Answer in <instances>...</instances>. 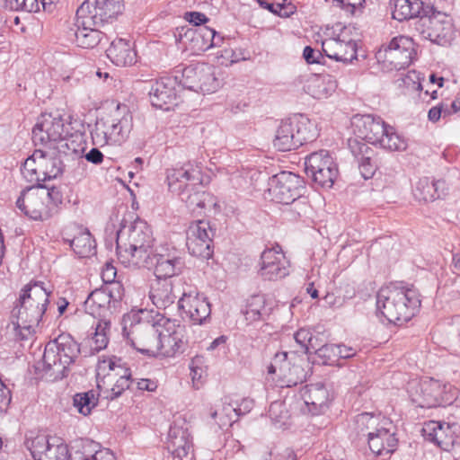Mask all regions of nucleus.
<instances>
[{
	"mask_svg": "<svg viewBox=\"0 0 460 460\" xmlns=\"http://www.w3.org/2000/svg\"><path fill=\"white\" fill-rule=\"evenodd\" d=\"M185 37L191 41L199 42L202 40L203 44L198 48L199 50H206L218 46V41H216V31L208 27L199 30H189L185 33Z\"/></svg>",
	"mask_w": 460,
	"mask_h": 460,
	"instance_id": "49530a36",
	"label": "nucleus"
},
{
	"mask_svg": "<svg viewBox=\"0 0 460 460\" xmlns=\"http://www.w3.org/2000/svg\"><path fill=\"white\" fill-rule=\"evenodd\" d=\"M383 424L380 416L369 412L357 415L353 422V432L358 438H367L368 440Z\"/></svg>",
	"mask_w": 460,
	"mask_h": 460,
	"instance_id": "e433bc0d",
	"label": "nucleus"
},
{
	"mask_svg": "<svg viewBox=\"0 0 460 460\" xmlns=\"http://www.w3.org/2000/svg\"><path fill=\"white\" fill-rule=\"evenodd\" d=\"M82 19L76 17V22L73 28L67 31V38L74 41L78 47L84 49H93L96 47L102 39V32L94 25L81 24Z\"/></svg>",
	"mask_w": 460,
	"mask_h": 460,
	"instance_id": "bb28decb",
	"label": "nucleus"
},
{
	"mask_svg": "<svg viewBox=\"0 0 460 460\" xmlns=\"http://www.w3.org/2000/svg\"><path fill=\"white\" fill-rule=\"evenodd\" d=\"M166 180L169 190L175 194L183 190L195 186H200L202 181L201 171L198 166L190 163L184 164L180 167L168 169L166 172Z\"/></svg>",
	"mask_w": 460,
	"mask_h": 460,
	"instance_id": "412c9836",
	"label": "nucleus"
},
{
	"mask_svg": "<svg viewBox=\"0 0 460 460\" xmlns=\"http://www.w3.org/2000/svg\"><path fill=\"white\" fill-rule=\"evenodd\" d=\"M269 415L276 422L283 421L288 416L284 403L280 401L271 402L269 408Z\"/></svg>",
	"mask_w": 460,
	"mask_h": 460,
	"instance_id": "680f3d73",
	"label": "nucleus"
},
{
	"mask_svg": "<svg viewBox=\"0 0 460 460\" xmlns=\"http://www.w3.org/2000/svg\"><path fill=\"white\" fill-rule=\"evenodd\" d=\"M273 145L278 150L282 152L297 148L290 118L286 120H282L278 127Z\"/></svg>",
	"mask_w": 460,
	"mask_h": 460,
	"instance_id": "58836bf2",
	"label": "nucleus"
},
{
	"mask_svg": "<svg viewBox=\"0 0 460 460\" xmlns=\"http://www.w3.org/2000/svg\"><path fill=\"white\" fill-rule=\"evenodd\" d=\"M47 203L45 186L38 184L23 190L16 201V207L33 220H47L53 215Z\"/></svg>",
	"mask_w": 460,
	"mask_h": 460,
	"instance_id": "4468645a",
	"label": "nucleus"
},
{
	"mask_svg": "<svg viewBox=\"0 0 460 460\" xmlns=\"http://www.w3.org/2000/svg\"><path fill=\"white\" fill-rule=\"evenodd\" d=\"M291 119L297 148L318 137L316 124L303 114H296Z\"/></svg>",
	"mask_w": 460,
	"mask_h": 460,
	"instance_id": "c9c22d12",
	"label": "nucleus"
},
{
	"mask_svg": "<svg viewBox=\"0 0 460 460\" xmlns=\"http://www.w3.org/2000/svg\"><path fill=\"white\" fill-rule=\"evenodd\" d=\"M45 195L47 196V203L50 207L52 214L56 211L58 206L62 203L63 196L57 187L47 188L45 186Z\"/></svg>",
	"mask_w": 460,
	"mask_h": 460,
	"instance_id": "052dcab7",
	"label": "nucleus"
},
{
	"mask_svg": "<svg viewBox=\"0 0 460 460\" xmlns=\"http://www.w3.org/2000/svg\"><path fill=\"white\" fill-rule=\"evenodd\" d=\"M241 408L234 407L231 403L223 404L221 411H214L211 412V417L216 419L219 416L218 426L222 429L226 426H231L236 421L238 417L241 415Z\"/></svg>",
	"mask_w": 460,
	"mask_h": 460,
	"instance_id": "3c124183",
	"label": "nucleus"
},
{
	"mask_svg": "<svg viewBox=\"0 0 460 460\" xmlns=\"http://www.w3.org/2000/svg\"><path fill=\"white\" fill-rule=\"evenodd\" d=\"M149 297L159 309H166L172 305L177 298L172 281L167 279H155L151 284Z\"/></svg>",
	"mask_w": 460,
	"mask_h": 460,
	"instance_id": "7c9ffc66",
	"label": "nucleus"
},
{
	"mask_svg": "<svg viewBox=\"0 0 460 460\" xmlns=\"http://www.w3.org/2000/svg\"><path fill=\"white\" fill-rule=\"evenodd\" d=\"M451 385H443L433 378L412 381L408 393L414 404L420 408H434L450 404L455 397Z\"/></svg>",
	"mask_w": 460,
	"mask_h": 460,
	"instance_id": "0eeeda50",
	"label": "nucleus"
},
{
	"mask_svg": "<svg viewBox=\"0 0 460 460\" xmlns=\"http://www.w3.org/2000/svg\"><path fill=\"white\" fill-rule=\"evenodd\" d=\"M420 305L413 289L390 286L382 288L376 295L377 311L391 323L402 325L411 319Z\"/></svg>",
	"mask_w": 460,
	"mask_h": 460,
	"instance_id": "f03ea898",
	"label": "nucleus"
},
{
	"mask_svg": "<svg viewBox=\"0 0 460 460\" xmlns=\"http://www.w3.org/2000/svg\"><path fill=\"white\" fill-rule=\"evenodd\" d=\"M412 36L429 40L438 45H447L453 34V24L448 15L437 12L432 6L429 13H423L411 24Z\"/></svg>",
	"mask_w": 460,
	"mask_h": 460,
	"instance_id": "423d86ee",
	"label": "nucleus"
},
{
	"mask_svg": "<svg viewBox=\"0 0 460 460\" xmlns=\"http://www.w3.org/2000/svg\"><path fill=\"white\" fill-rule=\"evenodd\" d=\"M110 329V321L104 319L98 321L94 332L91 334L92 336L88 340L89 346L93 352H99L107 347Z\"/></svg>",
	"mask_w": 460,
	"mask_h": 460,
	"instance_id": "37998d69",
	"label": "nucleus"
},
{
	"mask_svg": "<svg viewBox=\"0 0 460 460\" xmlns=\"http://www.w3.org/2000/svg\"><path fill=\"white\" fill-rule=\"evenodd\" d=\"M178 309L182 318H189L194 324L204 323L211 314L208 298L197 290L184 291L178 300Z\"/></svg>",
	"mask_w": 460,
	"mask_h": 460,
	"instance_id": "a211bd4d",
	"label": "nucleus"
},
{
	"mask_svg": "<svg viewBox=\"0 0 460 460\" xmlns=\"http://www.w3.org/2000/svg\"><path fill=\"white\" fill-rule=\"evenodd\" d=\"M413 40L410 37L398 36L384 44L376 53L378 63L388 70H401L408 66L416 54Z\"/></svg>",
	"mask_w": 460,
	"mask_h": 460,
	"instance_id": "1a4fd4ad",
	"label": "nucleus"
},
{
	"mask_svg": "<svg viewBox=\"0 0 460 460\" xmlns=\"http://www.w3.org/2000/svg\"><path fill=\"white\" fill-rule=\"evenodd\" d=\"M305 170L306 175L323 188H332L339 173L338 166L327 150L307 155Z\"/></svg>",
	"mask_w": 460,
	"mask_h": 460,
	"instance_id": "f8f14e48",
	"label": "nucleus"
},
{
	"mask_svg": "<svg viewBox=\"0 0 460 460\" xmlns=\"http://www.w3.org/2000/svg\"><path fill=\"white\" fill-rule=\"evenodd\" d=\"M383 424L367 440L371 452L376 456L392 454L397 447L398 438L392 430V423L387 420H382Z\"/></svg>",
	"mask_w": 460,
	"mask_h": 460,
	"instance_id": "393cba45",
	"label": "nucleus"
},
{
	"mask_svg": "<svg viewBox=\"0 0 460 460\" xmlns=\"http://www.w3.org/2000/svg\"><path fill=\"white\" fill-rule=\"evenodd\" d=\"M168 448L178 458L187 457L192 449L188 429L177 425L172 426L168 434Z\"/></svg>",
	"mask_w": 460,
	"mask_h": 460,
	"instance_id": "473e14b6",
	"label": "nucleus"
},
{
	"mask_svg": "<svg viewBox=\"0 0 460 460\" xmlns=\"http://www.w3.org/2000/svg\"><path fill=\"white\" fill-rule=\"evenodd\" d=\"M248 324L265 319L270 314V309L266 307V298L263 295H253L246 301L242 310Z\"/></svg>",
	"mask_w": 460,
	"mask_h": 460,
	"instance_id": "4c0bfd02",
	"label": "nucleus"
},
{
	"mask_svg": "<svg viewBox=\"0 0 460 460\" xmlns=\"http://www.w3.org/2000/svg\"><path fill=\"white\" fill-rule=\"evenodd\" d=\"M447 190V187L445 181H434L424 177L419 180L414 190V197L420 201L429 202L444 197Z\"/></svg>",
	"mask_w": 460,
	"mask_h": 460,
	"instance_id": "72a5a7b5",
	"label": "nucleus"
},
{
	"mask_svg": "<svg viewBox=\"0 0 460 460\" xmlns=\"http://www.w3.org/2000/svg\"><path fill=\"white\" fill-rule=\"evenodd\" d=\"M198 65L189 66L182 69L177 68L174 70L173 75H178L177 87L181 89H188L197 92L198 89Z\"/></svg>",
	"mask_w": 460,
	"mask_h": 460,
	"instance_id": "a18cd8bd",
	"label": "nucleus"
},
{
	"mask_svg": "<svg viewBox=\"0 0 460 460\" xmlns=\"http://www.w3.org/2000/svg\"><path fill=\"white\" fill-rule=\"evenodd\" d=\"M379 145L381 147L390 151H404L407 147L406 140L390 126H387L386 132L384 134Z\"/></svg>",
	"mask_w": 460,
	"mask_h": 460,
	"instance_id": "8fccbe9b",
	"label": "nucleus"
},
{
	"mask_svg": "<svg viewBox=\"0 0 460 460\" xmlns=\"http://www.w3.org/2000/svg\"><path fill=\"white\" fill-rule=\"evenodd\" d=\"M116 269L111 264H106V267L103 269L102 272V279L104 282L103 285H108L111 283H119V281L114 280L116 278Z\"/></svg>",
	"mask_w": 460,
	"mask_h": 460,
	"instance_id": "0e129e2a",
	"label": "nucleus"
},
{
	"mask_svg": "<svg viewBox=\"0 0 460 460\" xmlns=\"http://www.w3.org/2000/svg\"><path fill=\"white\" fill-rule=\"evenodd\" d=\"M152 264L148 268L155 267L156 279H171L172 277L181 272L184 262L181 257H171L169 255L157 254L153 252L150 258Z\"/></svg>",
	"mask_w": 460,
	"mask_h": 460,
	"instance_id": "c756f323",
	"label": "nucleus"
},
{
	"mask_svg": "<svg viewBox=\"0 0 460 460\" xmlns=\"http://www.w3.org/2000/svg\"><path fill=\"white\" fill-rule=\"evenodd\" d=\"M185 19L195 26L204 24L208 20L204 13L199 12H187L185 13Z\"/></svg>",
	"mask_w": 460,
	"mask_h": 460,
	"instance_id": "69168bd1",
	"label": "nucleus"
},
{
	"mask_svg": "<svg viewBox=\"0 0 460 460\" xmlns=\"http://www.w3.org/2000/svg\"><path fill=\"white\" fill-rule=\"evenodd\" d=\"M159 336V351L157 355H162L164 357H173L176 353L183 351V341H181L179 335H170L165 334L164 331L160 330Z\"/></svg>",
	"mask_w": 460,
	"mask_h": 460,
	"instance_id": "c03bdc74",
	"label": "nucleus"
},
{
	"mask_svg": "<svg viewBox=\"0 0 460 460\" xmlns=\"http://www.w3.org/2000/svg\"><path fill=\"white\" fill-rule=\"evenodd\" d=\"M215 232L210 223L198 220L190 224L187 231L186 245L189 252L196 257L208 259L212 256V237Z\"/></svg>",
	"mask_w": 460,
	"mask_h": 460,
	"instance_id": "dca6fc26",
	"label": "nucleus"
},
{
	"mask_svg": "<svg viewBox=\"0 0 460 460\" xmlns=\"http://www.w3.org/2000/svg\"><path fill=\"white\" fill-rule=\"evenodd\" d=\"M123 0H85L76 11L81 24L102 27L112 23L122 13Z\"/></svg>",
	"mask_w": 460,
	"mask_h": 460,
	"instance_id": "6e6552de",
	"label": "nucleus"
},
{
	"mask_svg": "<svg viewBox=\"0 0 460 460\" xmlns=\"http://www.w3.org/2000/svg\"><path fill=\"white\" fill-rule=\"evenodd\" d=\"M348 146L352 155L358 162L361 176L365 180L372 178L377 169L374 150L364 141L358 138H349L348 140Z\"/></svg>",
	"mask_w": 460,
	"mask_h": 460,
	"instance_id": "b1692460",
	"label": "nucleus"
},
{
	"mask_svg": "<svg viewBox=\"0 0 460 460\" xmlns=\"http://www.w3.org/2000/svg\"><path fill=\"white\" fill-rule=\"evenodd\" d=\"M133 383L131 378V372L128 368L123 369V373L119 376V377L116 380L111 390H107L105 392V398L108 400H114L119 397L124 391L128 389Z\"/></svg>",
	"mask_w": 460,
	"mask_h": 460,
	"instance_id": "603ef678",
	"label": "nucleus"
},
{
	"mask_svg": "<svg viewBox=\"0 0 460 460\" xmlns=\"http://www.w3.org/2000/svg\"><path fill=\"white\" fill-rule=\"evenodd\" d=\"M153 322L155 325V328L164 331L165 334L180 336V333L183 329L178 320L170 319L162 314H156L153 318Z\"/></svg>",
	"mask_w": 460,
	"mask_h": 460,
	"instance_id": "5fc2aeb1",
	"label": "nucleus"
},
{
	"mask_svg": "<svg viewBox=\"0 0 460 460\" xmlns=\"http://www.w3.org/2000/svg\"><path fill=\"white\" fill-rule=\"evenodd\" d=\"M333 90V85H327L322 78H314L307 84V93L314 99L327 98Z\"/></svg>",
	"mask_w": 460,
	"mask_h": 460,
	"instance_id": "6e6d98bb",
	"label": "nucleus"
},
{
	"mask_svg": "<svg viewBox=\"0 0 460 460\" xmlns=\"http://www.w3.org/2000/svg\"><path fill=\"white\" fill-rule=\"evenodd\" d=\"M68 156L63 153L52 150L50 152L40 151L39 173L42 175V181L56 179L60 176L65 169V160Z\"/></svg>",
	"mask_w": 460,
	"mask_h": 460,
	"instance_id": "a878e982",
	"label": "nucleus"
},
{
	"mask_svg": "<svg viewBox=\"0 0 460 460\" xmlns=\"http://www.w3.org/2000/svg\"><path fill=\"white\" fill-rule=\"evenodd\" d=\"M393 4V18L400 22L411 19H420L423 13H429L432 5L422 0H391Z\"/></svg>",
	"mask_w": 460,
	"mask_h": 460,
	"instance_id": "cd10ccee",
	"label": "nucleus"
},
{
	"mask_svg": "<svg viewBox=\"0 0 460 460\" xmlns=\"http://www.w3.org/2000/svg\"><path fill=\"white\" fill-rule=\"evenodd\" d=\"M124 296L121 283L102 285L92 291L84 301L85 312L93 316L105 317L107 312H114L119 307Z\"/></svg>",
	"mask_w": 460,
	"mask_h": 460,
	"instance_id": "9d476101",
	"label": "nucleus"
},
{
	"mask_svg": "<svg viewBox=\"0 0 460 460\" xmlns=\"http://www.w3.org/2000/svg\"><path fill=\"white\" fill-rule=\"evenodd\" d=\"M67 135L65 124L60 117L50 114L42 115L32 128V140L35 145L61 140Z\"/></svg>",
	"mask_w": 460,
	"mask_h": 460,
	"instance_id": "4be33fe9",
	"label": "nucleus"
},
{
	"mask_svg": "<svg viewBox=\"0 0 460 460\" xmlns=\"http://www.w3.org/2000/svg\"><path fill=\"white\" fill-rule=\"evenodd\" d=\"M132 116L128 111H121L119 106L106 118L97 119L91 137L93 145H119L132 129Z\"/></svg>",
	"mask_w": 460,
	"mask_h": 460,
	"instance_id": "39448f33",
	"label": "nucleus"
},
{
	"mask_svg": "<svg viewBox=\"0 0 460 460\" xmlns=\"http://www.w3.org/2000/svg\"><path fill=\"white\" fill-rule=\"evenodd\" d=\"M51 293L41 281L28 283L21 290L19 299L12 310V317L22 319V323H40L47 310Z\"/></svg>",
	"mask_w": 460,
	"mask_h": 460,
	"instance_id": "20e7f679",
	"label": "nucleus"
},
{
	"mask_svg": "<svg viewBox=\"0 0 460 460\" xmlns=\"http://www.w3.org/2000/svg\"><path fill=\"white\" fill-rule=\"evenodd\" d=\"M202 189V184L195 186L193 190L190 187L180 191L177 195L191 212H196L197 209H202L205 207L206 197L208 196Z\"/></svg>",
	"mask_w": 460,
	"mask_h": 460,
	"instance_id": "79ce46f5",
	"label": "nucleus"
},
{
	"mask_svg": "<svg viewBox=\"0 0 460 460\" xmlns=\"http://www.w3.org/2000/svg\"><path fill=\"white\" fill-rule=\"evenodd\" d=\"M178 75L161 77L154 82L149 91L151 104L160 110L169 111L178 104L180 90L177 89Z\"/></svg>",
	"mask_w": 460,
	"mask_h": 460,
	"instance_id": "aec40b11",
	"label": "nucleus"
},
{
	"mask_svg": "<svg viewBox=\"0 0 460 460\" xmlns=\"http://www.w3.org/2000/svg\"><path fill=\"white\" fill-rule=\"evenodd\" d=\"M303 57L305 61L309 64L320 63V58L322 57L321 52H315V50L310 46H306L303 51Z\"/></svg>",
	"mask_w": 460,
	"mask_h": 460,
	"instance_id": "338daca9",
	"label": "nucleus"
},
{
	"mask_svg": "<svg viewBox=\"0 0 460 460\" xmlns=\"http://www.w3.org/2000/svg\"><path fill=\"white\" fill-rule=\"evenodd\" d=\"M110 60L118 66H131L136 61V51L129 40L116 39L106 50Z\"/></svg>",
	"mask_w": 460,
	"mask_h": 460,
	"instance_id": "2f4dec72",
	"label": "nucleus"
},
{
	"mask_svg": "<svg viewBox=\"0 0 460 460\" xmlns=\"http://www.w3.org/2000/svg\"><path fill=\"white\" fill-rule=\"evenodd\" d=\"M288 352L277 353L274 357L273 363L268 367V372L273 374L276 372L277 367L283 372L284 376L288 379V385H296L298 383H302L305 378L304 369L294 364L291 367L289 362H288Z\"/></svg>",
	"mask_w": 460,
	"mask_h": 460,
	"instance_id": "f704fd0d",
	"label": "nucleus"
},
{
	"mask_svg": "<svg viewBox=\"0 0 460 460\" xmlns=\"http://www.w3.org/2000/svg\"><path fill=\"white\" fill-rule=\"evenodd\" d=\"M305 189V181L301 177L283 171L270 179L268 191L273 201L288 205L300 199Z\"/></svg>",
	"mask_w": 460,
	"mask_h": 460,
	"instance_id": "9b49d317",
	"label": "nucleus"
},
{
	"mask_svg": "<svg viewBox=\"0 0 460 460\" xmlns=\"http://www.w3.org/2000/svg\"><path fill=\"white\" fill-rule=\"evenodd\" d=\"M84 157L87 162L92 163L93 164H100L103 161L102 153L96 147H93L90 149Z\"/></svg>",
	"mask_w": 460,
	"mask_h": 460,
	"instance_id": "774afa93",
	"label": "nucleus"
},
{
	"mask_svg": "<svg viewBox=\"0 0 460 460\" xmlns=\"http://www.w3.org/2000/svg\"><path fill=\"white\" fill-rule=\"evenodd\" d=\"M353 126L361 141L367 140L374 145L379 144L388 125L380 118L372 114L356 116Z\"/></svg>",
	"mask_w": 460,
	"mask_h": 460,
	"instance_id": "5701e85b",
	"label": "nucleus"
},
{
	"mask_svg": "<svg viewBox=\"0 0 460 460\" xmlns=\"http://www.w3.org/2000/svg\"><path fill=\"white\" fill-rule=\"evenodd\" d=\"M288 274L289 261L279 244L262 252L259 275L264 280L277 281Z\"/></svg>",
	"mask_w": 460,
	"mask_h": 460,
	"instance_id": "6ab92c4d",
	"label": "nucleus"
},
{
	"mask_svg": "<svg viewBox=\"0 0 460 460\" xmlns=\"http://www.w3.org/2000/svg\"><path fill=\"white\" fill-rule=\"evenodd\" d=\"M294 339L301 348L307 349V343L311 341L312 334L308 330L302 328L294 334Z\"/></svg>",
	"mask_w": 460,
	"mask_h": 460,
	"instance_id": "e2e57ef3",
	"label": "nucleus"
},
{
	"mask_svg": "<svg viewBox=\"0 0 460 460\" xmlns=\"http://www.w3.org/2000/svg\"><path fill=\"white\" fill-rule=\"evenodd\" d=\"M451 438L450 427L447 423L439 421V427L438 428L437 433L431 438V442L436 443L439 447L448 445V438Z\"/></svg>",
	"mask_w": 460,
	"mask_h": 460,
	"instance_id": "bf43d9fd",
	"label": "nucleus"
},
{
	"mask_svg": "<svg viewBox=\"0 0 460 460\" xmlns=\"http://www.w3.org/2000/svg\"><path fill=\"white\" fill-rule=\"evenodd\" d=\"M0 5L16 12L36 13L40 11L39 0H0Z\"/></svg>",
	"mask_w": 460,
	"mask_h": 460,
	"instance_id": "864d4df0",
	"label": "nucleus"
},
{
	"mask_svg": "<svg viewBox=\"0 0 460 460\" xmlns=\"http://www.w3.org/2000/svg\"><path fill=\"white\" fill-rule=\"evenodd\" d=\"M123 335L128 342L137 351L148 356H156L159 351L160 329L154 322L130 323L129 328L123 327Z\"/></svg>",
	"mask_w": 460,
	"mask_h": 460,
	"instance_id": "ddd939ff",
	"label": "nucleus"
},
{
	"mask_svg": "<svg viewBox=\"0 0 460 460\" xmlns=\"http://www.w3.org/2000/svg\"><path fill=\"white\" fill-rule=\"evenodd\" d=\"M82 460H116L114 454L108 448H102L100 444L86 440L83 446Z\"/></svg>",
	"mask_w": 460,
	"mask_h": 460,
	"instance_id": "de8ad7c7",
	"label": "nucleus"
},
{
	"mask_svg": "<svg viewBox=\"0 0 460 460\" xmlns=\"http://www.w3.org/2000/svg\"><path fill=\"white\" fill-rule=\"evenodd\" d=\"M75 234L67 231L64 234V242L67 243L74 252L81 258H86L95 253V242L90 232L81 227H74Z\"/></svg>",
	"mask_w": 460,
	"mask_h": 460,
	"instance_id": "c85d7f7f",
	"label": "nucleus"
},
{
	"mask_svg": "<svg viewBox=\"0 0 460 460\" xmlns=\"http://www.w3.org/2000/svg\"><path fill=\"white\" fill-rule=\"evenodd\" d=\"M24 445L34 460H70L68 447L58 438L50 441L45 435L27 437Z\"/></svg>",
	"mask_w": 460,
	"mask_h": 460,
	"instance_id": "2eb2a0df",
	"label": "nucleus"
},
{
	"mask_svg": "<svg viewBox=\"0 0 460 460\" xmlns=\"http://www.w3.org/2000/svg\"><path fill=\"white\" fill-rule=\"evenodd\" d=\"M117 254L125 265L149 267L155 244L151 226L140 218L128 224L123 218L117 231Z\"/></svg>",
	"mask_w": 460,
	"mask_h": 460,
	"instance_id": "f257e3e1",
	"label": "nucleus"
},
{
	"mask_svg": "<svg viewBox=\"0 0 460 460\" xmlns=\"http://www.w3.org/2000/svg\"><path fill=\"white\" fill-rule=\"evenodd\" d=\"M304 396L305 402L314 407L312 410L314 413H318L327 408L329 393L323 384L310 385Z\"/></svg>",
	"mask_w": 460,
	"mask_h": 460,
	"instance_id": "ea45409f",
	"label": "nucleus"
},
{
	"mask_svg": "<svg viewBox=\"0 0 460 460\" xmlns=\"http://www.w3.org/2000/svg\"><path fill=\"white\" fill-rule=\"evenodd\" d=\"M337 344H325L316 350V355L323 359L324 364L332 365L339 360Z\"/></svg>",
	"mask_w": 460,
	"mask_h": 460,
	"instance_id": "4d7b16f0",
	"label": "nucleus"
},
{
	"mask_svg": "<svg viewBox=\"0 0 460 460\" xmlns=\"http://www.w3.org/2000/svg\"><path fill=\"white\" fill-rule=\"evenodd\" d=\"M351 27H344L336 38H329L322 42L323 52L330 58L350 63L357 58L358 40L349 38Z\"/></svg>",
	"mask_w": 460,
	"mask_h": 460,
	"instance_id": "f3484780",
	"label": "nucleus"
},
{
	"mask_svg": "<svg viewBox=\"0 0 460 460\" xmlns=\"http://www.w3.org/2000/svg\"><path fill=\"white\" fill-rule=\"evenodd\" d=\"M198 89L197 92L210 93L219 87V81L215 75L214 67L208 65H198Z\"/></svg>",
	"mask_w": 460,
	"mask_h": 460,
	"instance_id": "a19ab883",
	"label": "nucleus"
},
{
	"mask_svg": "<svg viewBox=\"0 0 460 460\" xmlns=\"http://www.w3.org/2000/svg\"><path fill=\"white\" fill-rule=\"evenodd\" d=\"M73 403L81 414L87 416L91 413L92 409L97 405L98 396L93 390L78 393L74 395Z\"/></svg>",
	"mask_w": 460,
	"mask_h": 460,
	"instance_id": "09e8293b",
	"label": "nucleus"
},
{
	"mask_svg": "<svg viewBox=\"0 0 460 460\" xmlns=\"http://www.w3.org/2000/svg\"><path fill=\"white\" fill-rule=\"evenodd\" d=\"M80 354L79 344L68 333H61L49 341L42 357V370L52 380L67 376L69 366L75 363Z\"/></svg>",
	"mask_w": 460,
	"mask_h": 460,
	"instance_id": "7ed1b4c3",
	"label": "nucleus"
},
{
	"mask_svg": "<svg viewBox=\"0 0 460 460\" xmlns=\"http://www.w3.org/2000/svg\"><path fill=\"white\" fill-rule=\"evenodd\" d=\"M22 319L16 318V321H13V324L15 330V335L21 340H28L34 332V327L38 326L40 323H22Z\"/></svg>",
	"mask_w": 460,
	"mask_h": 460,
	"instance_id": "13d9d810",
	"label": "nucleus"
}]
</instances>
